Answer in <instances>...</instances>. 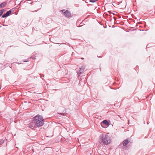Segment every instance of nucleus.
<instances>
[{"instance_id": "423d86ee", "label": "nucleus", "mask_w": 155, "mask_h": 155, "mask_svg": "<svg viewBox=\"0 0 155 155\" xmlns=\"http://www.w3.org/2000/svg\"><path fill=\"white\" fill-rule=\"evenodd\" d=\"M11 10L8 11L5 14H4L2 16V18H4L8 16L11 13Z\"/></svg>"}, {"instance_id": "1a4fd4ad", "label": "nucleus", "mask_w": 155, "mask_h": 155, "mask_svg": "<svg viewBox=\"0 0 155 155\" xmlns=\"http://www.w3.org/2000/svg\"><path fill=\"white\" fill-rule=\"evenodd\" d=\"M103 123L105 125H109V123L108 122L107 120H104L103 121Z\"/></svg>"}, {"instance_id": "f257e3e1", "label": "nucleus", "mask_w": 155, "mask_h": 155, "mask_svg": "<svg viewBox=\"0 0 155 155\" xmlns=\"http://www.w3.org/2000/svg\"><path fill=\"white\" fill-rule=\"evenodd\" d=\"M100 141L102 145H108L111 142V139L109 136L106 134H102L100 135Z\"/></svg>"}, {"instance_id": "7ed1b4c3", "label": "nucleus", "mask_w": 155, "mask_h": 155, "mask_svg": "<svg viewBox=\"0 0 155 155\" xmlns=\"http://www.w3.org/2000/svg\"><path fill=\"white\" fill-rule=\"evenodd\" d=\"M64 14L65 15V17L68 18L71 16V13L68 10H66V11L64 13Z\"/></svg>"}, {"instance_id": "39448f33", "label": "nucleus", "mask_w": 155, "mask_h": 155, "mask_svg": "<svg viewBox=\"0 0 155 155\" xmlns=\"http://www.w3.org/2000/svg\"><path fill=\"white\" fill-rule=\"evenodd\" d=\"M85 68V67L84 66H83L81 67V68L79 69V71L77 72L78 74H82Z\"/></svg>"}, {"instance_id": "9d476101", "label": "nucleus", "mask_w": 155, "mask_h": 155, "mask_svg": "<svg viewBox=\"0 0 155 155\" xmlns=\"http://www.w3.org/2000/svg\"><path fill=\"white\" fill-rule=\"evenodd\" d=\"M5 12V9H2L0 10V17L2 15L3 13Z\"/></svg>"}, {"instance_id": "20e7f679", "label": "nucleus", "mask_w": 155, "mask_h": 155, "mask_svg": "<svg viewBox=\"0 0 155 155\" xmlns=\"http://www.w3.org/2000/svg\"><path fill=\"white\" fill-rule=\"evenodd\" d=\"M36 126V124H35V123H34L33 121L32 122H31L28 125V127L32 129L35 128V127Z\"/></svg>"}, {"instance_id": "f8f14e48", "label": "nucleus", "mask_w": 155, "mask_h": 155, "mask_svg": "<svg viewBox=\"0 0 155 155\" xmlns=\"http://www.w3.org/2000/svg\"><path fill=\"white\" fill-rule=\"evenodd\" d=\"M64 11H65V10H64V9L62 10L61 11L63 13L65 12Z\"/></svg>"}, {"instance_id": "0eeeda50", "label": "nucleus", "mask_w": 155, "mask_h": 155, "mask_svg": "<svg viewBox=\"0 0 155 155\" xmlns=\"http://www.w3.org/2000/svg\"><path fill=\"white\" fill-rule=\"evenodd\" d=\"M130 141H129V139H127L124 140L122 142L123 145L124 146H126Z\"/></svg>"}, {"instance_id": "ddd939ff", "label": "nucleus", "mask_w": 155, "mask_h": 155, "mask_svg": "<svg viewBox=\"0 0 155 155\" xmlns=\"http://www.w3.org/2000/svg\"><path fill=\"white\" fill-rule=\"evenodd\" d=\"M28 61H29V60H28L24 61L25 62H27Z\"/></svg>"}, {"instance_id": "f03ea898", "label": "nucleus", "mask_w": 155, "mask_h": 155, "mask_svg": "<svg viewBox=\"0 0 155 155\" xmlns=\"http://www.w3.org/2000/svg\"><path fill=\"white\" fill-rule=\"evenodd\" d=\"M33 121L37 127L42 126L44 123L43 117L40 115L36 116L33 118Z\"/></svg>"}, {"instance_id": "4468645a", "label": "nucleus", "mask_w": 155, "mask_h": 155, "mask_svg": "<svg viewBox=\"0 0 155 155\" xmlns=\"http://www.w3.org/2000/svg\"><path fill=\"white\" fill-rule=\"evenodd\" d=\"M81 59H82V60L84 59V58H81Z\"/></svg>"}, {"instance_id": "2eb2a0df", "label": "nucleus", "mask_w": 155, "mask_h": 155, "mask_svg": "<svg viewBox=\"0 0 155 155\" xmlns=\"http://www.w3.org/2000/svg\"><path fill=\"white\" fill-rule=\"evenodd\" d=\"M62 114V113H61V115H64V114Z\"/></svg>"}, {"instance_id": "9b49d317", "label": "nucleus", "mask_w": 155, "mask_h": 155, "mask_svg": "<svg viewBox=\"0 0 155 155\" xmlns=\"http://www.w3.org/2000/svg\"><path fill=\"white\" fill-rule=\"evenodd\" d=\"M4 140H0V144L1 145L2 144L4 143Z\"/></svg>"}, {"instance_id": "6e6552de", "label": "nucleus", "mask_w": 155, "mask_h": 155, "mask_svg": "<svg viewBox=\"0 0 155 155\" xmlns=\"http://www.w3.org/2000/svg\"><path fill=\"white\" fill-rule=\"evenodd\" d=\"M7 4L6 2H4L0 4V8H2L5 6Z\"/></svg>"}]
</instances>
